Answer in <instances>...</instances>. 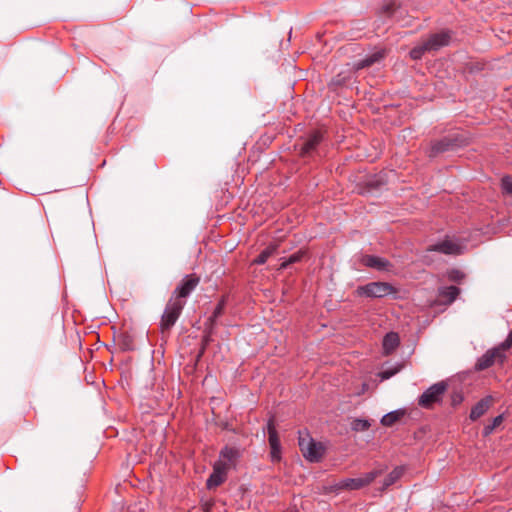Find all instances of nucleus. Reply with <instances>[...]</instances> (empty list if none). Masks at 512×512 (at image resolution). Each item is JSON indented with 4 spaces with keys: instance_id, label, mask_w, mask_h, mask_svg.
<instances>
[{
    "instance_id": "f257e3e1",
    "label": "nucleus",
    "mask_w": 512,
    "mask_h": 512,
    "mask_svg": "<svg viewBox=\"0 0 512 512\" xmlns=\"http://www.w3.org/2000/svg\"><path fill=\"white\" fill-rule=\"evenodd\" d=\"M387 470V466L379 465L374 470L365 473L358 478H344L335 484L338 490H359L370 485L377 477L381 476Z\"/></svg>"
},
{
    "instance_id": "f03ea898",
    "label": "nucleus",
    "mask_w": 512,
    "mask_h": 512,
    "mask_svg": "<svg viewBox=\"0 0 512 512\" xmlns=\"http://www.w3.org/2000/svg\"><path fill=\"white\" fill-rule=\"evenodd\" d=\"M185 304V300L174 299L172 297L168 301L160 322V328L163 334L169 332L170 329L175 325L176 321L182 313Z\"/></svg>"
},
{
    "instance_id": "7ed1b4c3",
    "label": "nucleus",
    "mask_w": 512,
    "mask_h": 512,
    "mask_svg": "<svg viewBox=\"0 0 512 512\" xmlns=\"http://www.w3.org/2000/svg\"><path fill=\"white\" fill-rule=\"evenodd\" d=\"M510 348L511 347H505L503 342L499 346L488 350L478 359L475 365L476 370L482 371L488 369L496 363L503 365L507 358L506 351H508Z\"/></svg>"
},
{
    "instance_id": "20e7f679",
    "label": "nucleus",
    "mask_w": 512,
    "mask_h": 512,
    "mask_svg": "<svg viewBox=\"0 0 512 512\" xmlns=\"http://www.w3.org/2000/svg\"><path fill=\"white\" fill-rule=\"evenodd\" d=\"M396 289L387 282H370L366 285L358 286L356 293L358 296L369 298H382L389 294L395 293Z\"/></svg>"
},
{
    "instance_id": "39448f33",
    "label": "nucleus",
    "mask_w": 512,
    "mask_h": 512,
    "mask_svg": "<svg viewBox=\"0 0 512 512\" xmlns=\"http://www.w3.org/2000/svg\"><path fill=\"white\" fill-rule=\"evenodd\" d=\"M404 12L399 0H387L383 2L377 12V21H380L381 24H386L388 21H400Z\"/></svg>"
},
{
    "instance_id": "423d86ee",
    "label": "nucleus",
    "mask_w": 512,
    "mask_h": 512,
    "mask_svg": "<svg viewBox=\"0 0 512 512\" xmlns=\"http://www.w3.org/2000/svg\"><path fill=\"white\" fill-rule=\"evenodd\" d=\"M447 390V384L444 381L437 382L425 390L418 399V404L422 408L429 409L435 403H439Z\"/></svg>"
},
{
    "instance_id": "0eeeda50",
    "label": "nucleus",
    "mask_w": 512,
    "mask_h": 512,
    "mask_svg": "<svg viewBox=\"0 0 512 512\" xmlns=\"http://www.w3.org/2000/svg\"><path fill=\"white\" fill-rule=\"evenodd\" d=\"M299 447L303 456L310 462L320 461L324 453L322 445L311 438L299 437Z\"/></svg>"
},
{
    "instance_id": "6e6552de",
    "label": "nucleus",
    "mask_w": 512,
    "mask_h": 512,
    "mask_svg": "<svg viewBox=\"0 0 512 512\" xmlns=\"http://www.w3.org/2000/svg\"><path fill=\"white\" fill-rule=\"evenodd\" d=\"M461 143L462 140L458 137L457 134L445 136L442 139L436 140L432 143L429 156L435 157L439 153H443L460 146Z\"/></svg>"
},
{
    "instance_id": "1a4fd4ad",
    "label": "nucleus",
    "mask_w": 512,
    "mask_h": 512,
    "mask_svg": "<svg viewBox=\"0 0 512 512\" xmlns=\"http://www.w3.org/2000/svg\"><path fill=\"white\" fill-rule=\"evenodd\" d=\"M200 278L195 274L187 275L175 289L172 298L185 300L198 286Z\"/></svg>"
},
{
    "instance_id": "9d476101",
    "label": "nucleus",
    "mask_w": 512,
    "mask_h": 512,
    "mask_svg": "<svg viewBox=\"0 0 512 512\" xmlns=\"http://www.w3.org/2000/svg\"><path fill=\"white\" fill-rule=\"evenodd\" d=\"M240 457L239 449L235 447L225 446L219 455V460L215 463L228 472L231 468H235L237 460Z\"/></svg>"
},
{
    "instance_id": "9b49d317",
    "label": "nucleus",
    "mask_w": 512,
    "mask_h": 512,
    "mask_svg": "<svg viewBox=\"0 0 512 512\" xmlns=\"http://www.w3.org/2000/svg\"><path fill=\"white\" fill-rule=\"evenodd\" d=\"M450 40L451 34L448 31H441L439 33L431 34L424 40V42L429 52H436L442 47L447 46Z\"/></svg>"
},
{
    "instance_id": "f8f14e48",
    "label": "nucleus",
    "mask_w": 512,
    "mask_h": 512,
    "mask_svg": "<svg viewBox=\"0 0 512 512\" xmlns=\"http://www.w3.org/2000/svg\"><path fill=\"white\" fill-rule=\"evenodd\" d=\"M323 141V134L320 131H313L303 142L300 154L303 157L312 156L316 153L318 146Z\"/></svg>"
},
{
    "instance_id": "ddd939ff",
    "label": "nucleus",
    "mask_w": 512,
    "mask_h": 512,
    "mask_svg": "<svg viewBox=\"0 0 512 512\" xmlns=\"http://www.w3.org/2000/svg\"><path fill=\"white\" fill-rule=\"evenodd\" d=\"M428 251H436L446 255H457L461 253L462 247L455 241L445 239L441 242L431 245L428 248Z\"/></svg>"
},
{
    "instance_id": "4468645a",
    "label": "nucleus",
    "mask_w": 512,
    "mask_h": 512,
    "mask_svg": "<svg viewBox=\"0 0 512 512\" xmlns=\"http://www.w3.org/2000/svg\"><path fill=\"white\" fill-rule=\"evenodd\" d=\"M360 261L363 266L378 271H387L391 266L388 260L374 255H362Z\"/></svg>"
},
{
    "instance_id": "2eb2a0df",
    "label": "nucleus",
    "mask_w": 512,
    "mask_h": 512,
    "mask_svg": "<svg viewBox=\"0 0 512 512\" xmlns=\"http://www.w3.org/2000/svg\"><path fill=\"white\" fill-rule=\"evenodd\" d=\"M227 471L224 470V468H221L217 464H214L213 466V472L209 476L206 482V486L208 489H213L221 484H223L226 480Z\"/></svg>"
},
{
    "instance_id": "dca6fc26",
    "label": "nucleus",
    "mask_w": 512,
    "mask_h": 512,
    "mask_svg": "<svg viewBox=\"0 0 512 512\" xmlns=\"http://www.w3.org/2000/svg\"><path fill=\"white\" fill-rule=\"evenodd\" d=\"M492 401L493 399L491 396H486L478 401L471 409L470 419L472 421H476L483 416L492 405Z\"/></svg>"
},
{
    "instance_id": "f3484780",
    "label": "nucleus",
    "mask_w": 512,
    "mask_h": 512,
    "mask_svg": "<svg viewBox=\"0 0 512 512\" xmlns=\"http://www.w3.org/2000/svg\"><path fill=\"white\" fill-rule=\"evenodd\" d=\"M383 58H384V51L378 50V51L373 52L370 55H367L365 58L357 61L353 67L356 71L361 70L363 68L372 66L374 63L379 62Z\"/></svg>"
},
{
    "instance_id": "a211bd4d",
    "label": "nucleus",
    "mask_w": 512,
    "mask_h": 512,
    "mask_svg": "<svg viewBox=\"0 0 512 512\" xmlns=\"http://www.w3.org/2000/svg\"><path fill=\"white\" fill-rule=\"evenodd\" d=\"M405 466H397L395 467L383 480L382 487L380 491L383 492L388 489L390 486L394 485L405 473Z\"/></svg>"
},
{
    "instance_id": "6ab92c4d",
    "label": "nucleus",
    "mask_w": 512,
    "mask_h": 512,
    "mask_svg": "<svg viewBox=\"0 0 512 512\" xmlns=\"http://www.w3.org/2000/svg\"><path fill=\"white\" fill-rule=\"evenodd\" d=\"M400 344L397 333L389 332L384 336L382 347L385 355H390Z\"/></svg>"
},
{
    "instance_id": "aec40b11",
    "label": "nucleus",
    "mask_w": 512,
    "mask_h": 512,
    "mask_svg": "<svg viewBox=\"0 0 512 512\" xmlns=\"http://www.w3.org/2000/svg\"><path fill=\"white\" fill-rule=\"evenodd\" d=\"M460 290L456 286H448L439 288V297L444 299L446 304H451L459 295Z\"/></svg>"
},
{
    "instance_id": "412c9836",
    "label": "nucleus",
    "mask_w": 512,
    "mask_h": 512,
    "mask_svg": "<svg viewBox=\"0 0 512 512\" xmlns=\"http://www.w3.org/2000/svg\"><path fill=\"white\" fill-rule=\"evenodd\" d=\"M267 432L270 448L275 449L276 447H281L280 439L273 419H270L267 423Z\"/></svg>"
},
{
    "instance_id": "4be33fe9",
    "label": "nucleus",
    "mask_w": 512,
    "mask_h": 512,
    "mask_svg": "<svg viewBox=\"0 0 512 512\" xmlns=\"http://www.w3.org/2000/svg\"><path fill=\"white\" fill-rule=\"evenodd\" d=\"M276 250L277 245H269L253 260V263L257 265L265 264L267 260L276 252Z\"/></svg>"
},
{
    "instance_id": "5701e85b",
    "label": "nucleus",
    "mask_w": 512,
    "mask_h": 512,
    "mask_svg": "<svg viewBox=\"0 0 512 512\" xmlns=\"http://www.w3.org/2000/svg\"><path fill=\"white\" fill-rule=\"evenodd\" d=\"M403 414L404 413L402 411H398V410L389 412L382 417L381 424L383 426L390 427V426L394 425L396 422H398L400 420V418L403 416Z\"/></svg>"
},
{
    "instance_id": "b1692460",
    "label": "nucleus",
    "mask_w": 512,
    "mask_h": 512,
    "mask_svg": "<svg viewBox=\"0 0 512 512\" xmlns=\"http://www.w3.org/2000/svg\"><path fill=\"white\" fill-rule=\"evenodd\" d=\"M427 52H429V50L423 40L422 42H420L418 45L411 49L410 57L414 60H419Z\"/></svg>"
},
{
    "instance_id": "393cba45",
    "label": "nucleus",
    "mask_w": 512,
    "mask_h": 512,
    "mask_svg": "<svg viewBox=\"0 0 512 512\" xmlns=\"http://www.w3.org/2000/svg\"><path fill=\"white\" fill-rule=\"evenodd\" d=\"M352 73L350 71L348 72H340L338 73L331 81V86H343L346 85V83L351 79Z\"/></svg>"
},
{
    "instance_id": "a878e982",
    "label": "nucleus",
    "mask_w": 512,
    "mask_h": 512,
    "mask_svg": "<svg viewBox=\"0 0 512 512\" xmlns=\"http://www.w3.org/2000/svg\"><path fill=\"white\" fill-rule=\"evenodd\" d=\"M306 252L300 250L290 255L284 262L281 263L280 269H286L289 265L300 262L305 256Z\"/></svg>"
},
{
    "instance_id": "bb28decb",
    "label": "nucleus",
    "mask_w": 512,
    "mask_h": 512,
    "mask_svg": "<svg viewBox=\"0 0 512 512\" xmlns=\"http://www.w3.org/2000/svg\"><path fill=\"white\" fill-rule=\"evenodd\" d=\"M226 303H227L226 296H222V298L220 299V301L218 302V304L216 305V307L213 311V314L211 316L212 320H216L223 314L224 309L226 307Z\"/></svg>"
},
{
    "instance_id": "cd10ccee",
    "label": "nucleus",
    "mask_w": 512,
    "mask_h": 512,
    "mask_svg": "<svg viewBox=\"0 0 512 512\" xmlns=\"http://www.w3.org/2000/svg\"><path fill=\"white\" fill-rule=\"evenodd\" d=\"M370 427V423L365 419H354L351 428L356 432L366 431Z\"/></svg>"
},
{
    "instance_id": "c85d7f7f",
    "label": "nucleus",
    "mask_w": 512,
    "mask_h": 512,
    "mask_svg": "<svg viewBox=\"0 0 512 512\" xmlns=\"http://www.w3.org/2000/svg\"><path fill=\"white\" fill-rule=\"evenodd\" d=\"M503 422V416L498 415L495 418H493L492 422L484 427V433L485 435H489L493 432L494 429H496L498 426H500Z\"/></svg>"
},
{
    "instance_id": "c756f323",
    "label": "nucleus",
    "mask_w": 512,
    "mask_h": 512,
    "mask_svg": "<svg viewBox=\"0 0 512 512\" xmlns=\"http://www.w3.org/2000/svg\"><path fill=\"white\" fill-rule=\"evenodd\" d=\"M501 187L504 193L512 195V177L505 176L502 178Z\"/></svg>"
},
{
    "instance_id": "7c9ffc66",
    "label": "nucleus",
    "mask_w": 512,
    "mask_h": 512,
    "mask_svg": "<svg viewBox=\"0 0 512 512\" xmlns=\"http://www.w3.org/2000/svg\"><path fill=\"white\" fill-rule=\"evenodd\" d=\"M448 278L453 282H460L464 278L463 272L457 269H452L448 272Z\"/></svg>"
},
{
    "instance_id": "2f4dec72",
    "label": "nucleus",
    "mask_w": 512,
    "mask_h": 512,
    "mask_svg": "<svg viewBox=\"0 0 512 512\" xmlns=\"http://www.w3.org/2000/svg\"><path fill=\"white\" fill-rule=\"evenodd\" d=\"M270 457L272 462H278L281 459V447L270 448Z\"/></svg>"
},
{
    "instance_id": "473e14b6",
    "label": "nucleus",
    "mask_w": 512,
    "mask_h": 512,
    "mask_svg": "<svg viewBox=\"0 0 512 512\" xmlns=\"http://www.w3.org/2000/svg\"><path fill=\"white\" fill-rule=\"evenodd\" d=\"M504 346L505 347H512V330L510 331V333L508 334L506 340L504 341Z\"/></svg>"
},
{
    "instance_id": "72a5a7b5",
    "label": "nucleus",
    "mask_w": 512,
    "mask_h": 512,
    "mask_svg": "<svg viewBox=\"0 0 512 512\" xmlns=\"http://www.w3.org/2000/svg\"><path fill=\"white\" fill-rule=\"evenodd\" d=\"M394 373H395V372H392V371H383L381 375H382V378H383V379H388V378H390L391 376H393V375H394Z\"/></svg>"
}]
</instances>
